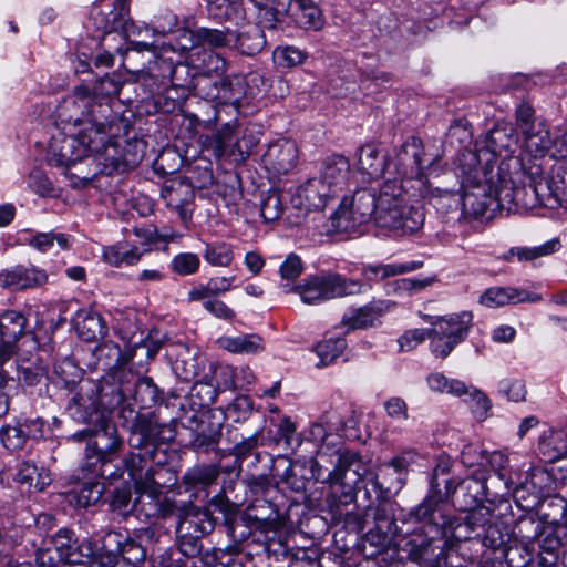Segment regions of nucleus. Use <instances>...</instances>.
<instances>
[{
	"label": "nucleus",
	"instance_id": "nucleus-1",
	"mask_svg": "<svg viewBox=\"0 0 567 567\" xmlns=\"http://www.w3.org/2000/svg\"><path fill=\"white\" fill-rule=\"evenodd\" d=\"M55 122L62 130L75 128L73 133H58L49 143L48 159L58 167L70 168L87 156H94L102 166L101 173H122L137 164L134 155L120 145L121 135H126L130 121L110 104L100 103L90 96L83 86L63 97L55 107Z\"/></svg>",
	"mask_w": 567,
	"mask_h": 567
},
{
	"label": "nucleus",
	"instance_id": "nucleus-2",
	"mask_svg": "<svg viewBox=\"0 0 567 567\" xmlns=\"http://www.w3.org/2000/svg\"><path fill=\"white\" fill-rule=\"evenodd\" d=\"M174 436V426L159 423L155 414L136 415L131 426L127 439L131 452L124 466L134 482L135 516L141 520L167 519L182 514L181 504L163 494L162 485L155 480L168 461L163 443Z\"/></svg>",
	"mask_w": 567,
	"mask_h": 567
},
{
	"label": "nucleus",
	"instance_id": "nucleus-3",
	"mask_svg": "<svg viewBox=\"0 0 567 567\" xmlns=\"http://www.w3.org/2000/svg\"><path fill=\"white\" fill-rule=\"evenodd\" d=\"M344 421L338 410L322 413L311 423L307 440L317 446L316 456L308 460L316 482L330 486L327 504L332 517L342 519L352 513L347 509L355 499L354 485L364 473L357 452L343 446Z\"/></svg>",
	"mask_w": 567,
	"mask_h": 567
},
{
	"label": "nucleus",
	"instance_id": "nucleus-4",
	"mask_svg": "<svg viewBox=\"0 0 567 567\" xmlns=\"http://www.w3.org/2000/svg\"><path fill=\"white\" fill-rule=\"evenodd\" d=\"M423 148L421 141L411 137L404 142L396 153L394 178L386 177L377 190L379 210L377 225L406 235L417 231L424 223L421 207L410 204V193L406 184H411L420 197H442L455 194L454 189L434 185L422 168Z\"/></svg>",
	"mask_w": 567,
	"mask_h": 567
},
{
	"label": "nucleus",
	"instance_id": "nucleus-5",
	"mask_svg": "<svg viewBox=\"0 0 567 567\" xmlns=\"http://www.w3.org/2000/svg\"><path fill=\"white\" fill-rule=\"evenodd\" d=\"M374 491L382 501L377 506L369 505L364 516L358 519V525L363 528L372 519L374 528L369 534L373 536L375 533L379 543L393 540L409 560L420 566L441 567L445 551L455 547L445 538L444 529L427 513H423L420 503L409 511L400 509L394 514L392 504L385 501L388 497Z\"/></svg>",
	"mask_w": 567,
	"mask_h": 567
},
{
	"label": "nucleus",
	"instance_id": "nucleus-6",
	"mask_svg": "<svg viewBox=\"0 0 567 567\" xmlns=\"http://www.w3.org/2000/svg\"><path fill=\"white\" fill-rule=\"evenodd\" d=\"M451 461L440 457L433 468L429 491L421 501L423 513L444 529L445 538L454 546L462 542H472L483 547L497 550L506 539L503 524L489 507H478L465 516H454L449 509V502L456 493V478L450 475Z\"/></svg>",
	"mask_w": 567,
	"mask_h": 567
},
{
	"label": "nucleus",
	"instance_id": "nucleus-7",
	"mask_svg": "<svg viewBox=\"0 0 567 567\" xmlns=\"http://www.w3.org/2000/svg\"><path fill=\"white\" fill-rule=\"evenodd\" d=\"M422 266L423 261L420 260L363 265L360 272L364 280L347 278L338 272H322L306 277L298 286L282 285L281 289L285 293L291 291L299 293L305 303L316 305L336 298L365 293L371 290L373 282L414 271Z\"/></svg>",
	"mask_w": 567,
	"mask_h": 567
},
{
	"label": "nucleus",
	"instance_id": "nucleus-8",
	"mask_svg": "<svg viewBox=\"0 0 567 567\" xmlns=\"http://www.w3.org/2000/svg\"><path fill=\"white\" fill-rule=\"evenodd\" d=\"M535 155L524 154L519 150L518 136L507 125H495L483 140L475 144V150H463L457 155V163L465 167V173L473 181L474 166L493 172L496 177L522 174L529 158Z\"/></svg>",
	"mask_w": 567,
	"mask_h": 567
},
{
	"label": "nucleus",
	"instance_id": "nucleus-9",
	"mask_svg": "<svg viewBox=\"0 0 567 567\" xmlns=\"http://www.w3.org/2000/svg\"><path fill=\"white\" fill-rule=\"evenodd\" d=\"M174 43L175 38L172 37L169 41H163L161 44L156 41H133L131 48L148 52L147 72L161 86L175 90L177 97L199 96L198 84L207 78L198 76L190 65L189 52H184L179 56L175 50H169V47H175Z\"/></svg>",
	"mask_w": 567,
	"mask_h": 567
},
{
	"label": "nucleus",
	"instance_id": "nucleus-10",
	"mask_svg": "<svg viewBox=\"0 0 567 567\" xmlns=\"http://www.w3.org/2000/svg\"><path fill=\"white\" fill-rule=\"evenodd\" d=\"M544 156L535 155L525 164L522 174L498 177L497 181L501 183L498 194L503 207L511 209L514 205L516 208L534 209L543 206L553 209L556 200L550 197L549 187L544 183Z\"/></svg>",
	"mask_w": 567,
	"mask_h": 567
},
{
	"label": "nucleus",
	"instance_id": "nucleus-11",
	"mask_svg": "<svg viewBox=\"0 0 567 567\" xmlns=\"http://www.w3.org/2000/svg\"><path fill=\"white\" fill-rule=\"evenodd\" d=\"M86 426L74 434L72 440L86 442L83 470L94 477L113 476V471H107L123 446L116 425L110 420L107 413L101 420H93Z\"/></svg>",
	"mask_w": 567,
	"mask_h": 567
},
{
	"label": "nucleus",
	"instance_id": "nucleus-12",
	"mask_svg": "<svg viewBox=\"0 0 567 567\" xmlns=\"http://www.w3.org/2000/svg\"><path fill=\"white\" fill-rule=\"evenodd\" d=\"M458 177L463 194L461 197L462 209L465 215L474 218L483 217L488 210L503 208L499 196L501 183L496 175L489 171H483L474 166L475 177L473 181L464 171L465 167L457 163Z\"/></svg>",
	"mask_w": 567,
	"mask_h": 567
},
{
	"label": "nucleus",
	"instance_id": "nucleus-13",
	"mask_svg": "<svg viewBox=\"0 0 567 567\" xmlns=\"http://www.w3.org/2000/svg\"><path fill=\"white\" fill-rule=\"evenodd\" d=\"M423 320L432 326L431 351L437 358H446L456 346L468 336L473 315L468 311L446 316L423 315Z\"/></svg>",
	"mask_w": 567,
	"mask_h": 567
},
{
	"label": "nucleus",
	"instance_id": "nucleus-14",
	"mask_svg": "<svg viewBox=\"0 0 567 567\" xmlns=\"http://www.w3.org/2000/svg\"><path fill=\"white\" fill-rule=\"evenodd\" d=\"M63 381L72 394L66 412L74 421L86 424L92 423L93 420H101L102 415L106 414L101 409V404L112 409L107 404L110 401H104L107 395L106 389L100 388L92 379L80 378L78 381L63 379Z\"/></svg>",
	"mask_w": 567,
	"mask_h": 567
},
{
	"label": "nucleus",
	"instance_id": "nucleus-15",
	"mask_svg": "<svg viewBox=\"0 0 567 567\" xmlns=\"http://www.w3.org/2000/svg\"><path fill=\"white\" fill-rule=\"evenodd\" d=\"M377 206L375 188L357 189L350 202L343 198L339 208L331 215L332 226L338 231L353 233L371 219L377 223Z\"/></svg>",
	"mask_w": 567,
	"mask_h": 567
},
{
	"label": "nucleus",
	"instance_id": "nucleus-16",
	"mask_svg": "<svg viewBox=\"0 0 567 567\" xmlns=\"http://www.w3.org/2000/svg\"><path fill=\"white\" fill-rule=\"evenodd\" d=\"M165 342L164 336L157 330L150 331L146 337L136 342H130L122 351L118 347H113L111 351L116 355L115 363L112 367L115 372L113 378L123 377L125 368L135 370L136 374L146 371L150 362L155 358Z\"/></svg>",
	"mask_w": 567,
	"mask_h": 567
},
{
	"label": "nucleus",
	"instance_id": "nucleus-17",
	"mask_svg": "<svg viewBox=\"0 0 567 567\" xmlns=\"http://www.w3.org/2000/svg\"><path fill=\"white\" fill-rule=\"evenodd\" d=\"M237 121H230L223 124L213 134L202 135L200 143L203 148L212 152L217 158H227L230 162L241 163L250 154L251 148L257 144L254 138L244 134L241 142L237 137Z\"/></svg>",
	"mask_w": 567,
	"mask_h": 567
},
{
	"label": "nucleus",
	"instance_id": "nucleus-18",
	"mask_svg": "<svg viewBox=\"0 0 567 567\" xmlns=\"http://www.w3.org/2000/svg\"><path fill=\"white\" fill-rule=\"evenodd\" d=\"M155 532L151 528L134 530L133 535L122 532H107L109 550H117L122 558V565L126 567H154L150 549L144 542L152 540Z\"/></svg>",
	"mask_w": 567,
	"mask_h": 567
},
{
	"label": "nucleus",
	"instance_id": "nucleus-19",
	"mask_svg": "<svg viewBox=\"0 0 567 567\" xmlns=\"http://www.w3.org/2000/svg\"><path fill=\"white\" fill-rule=\"evenodd\" d=\"M175 38V47H169V50H175L179 55L189 50L196 49H234L235 32L230 28L215 29L200 27L195 30L187 28L179 29Z\"/></svg>",
	"mask_w": 567,
	"mask_h": 567
},
{
	"label": "nucleus",
	"instance_id": "nucleus-20",
	"mask_svg": "<svg viewBox=\"0 0 567 567\" xmlns=\"http://www.w3.org/2000/svg\"><path fill=\"white\" fill-rule=\"evenodd\" d=\"M420 457L416 449H403L389 462L382 464L379 472L371 480L373 488L378 489L384 497L398 494L405 485V475L409 466Z\"/></svg>",
	"mask_w": 567,
	"mask_h": 567
},
{
	"label": "nucleus",
	"instance_id": "nucleus-21",
	"mask_svg": "<svg viewBox=\"0 0 567 567\" xmlns=\"http://www.w3.org/2000/svg\"><path fill=\"white\" fill-rule=\"evenodd\" d=\"M199 97L206 101H218L220 104L239 107L247 92V82L243 74L223 75L215 80H202L198 84Z\"/></svg>",
	"mask_w": 567,
	"mask_h": 567
},
{
	"label": "nucleus",
	"instance_id": "nucleus-22",
	"mask_svg": "<svg viewBox=\"0 0 567 567\" xmlns=\"http://www.w3.org/2000/svg\"><path fill=\"white\" fill-rule=\"evenodd\" d=\"M116 379L120 385L111 388L112 398L107 403L111 408L123 404L128 395H132L140 409H151L161 399L158 388L148 377H137L133 389L128 381L124 382L123 377Z\"/></svg>",
	"mask_w": 567,
	"mask_h": 567
},
{
	"label": "nucleus",
	"instance_id": "nucleus-23",
	"mask_svg": "<svg viewBox=\"0 0 567 567\" xmlns=\"http://www.w3.org/2000/svg\"><path fill=\"white\" fill-rule=\"evenodd\" d=\"M52 543L59 560L65 565H82L93 558L92 542L86 537L80 539L72 529L60 528L53 536Z\"/></svg>",
	"mask_w": 567,
	"mask_h": 567
},
{
	"label": "nucleus",
	"instance_id": "nucleus-24",
	"mask_svg": "<svg viewBox=\"0 0 567 567\" xmlns=\"http://www.w3.org/2000/svg\"><path fill=\"white\" fill-rule=\"evenodd\" d=\"M487 476L486 468H475L467 477L456 481L457 491L450 502L457 503L460 508L463 509L464 514L458 516L463 517L478 507H486L477 504L486 496ZM451 514L453 515L452 512ZM454 516L457 515L454 514Z\"/></svg>",
	"mask_w": 567,
	"mask_h": 567
},
{
	"label": "nucleus",
	"instance_id": "nucleus-25",
	"mask_svg": "<svg viewBox=\"0 0 567 567\" xmlns=\"http://www.w3.org/2000/svg\"><path fill=\"white\" fill-rule=\"evenodd\" d=\"M127 18V0H97L91 10L93 24L105 35L125 28Z\"/></svg>",
	"mask_w": 567,
	"mask_h": 567
},
{
	"label": "nucleus",
	"instance_id": "nucleus-26",
	"mask_svg": "<svg viewBox=\"0 0 567 567\" xmlns=\"http://www.w3.org/2000/svg\"><path fill=\"white\" fill-rule=\"evenodd\" d=\"M395 307V302L386 299H373L370 302L349 309L342 317L344 333L358 329H368L380 323V318L390 312Z\"/></svg>",
	"mask_w": 567,
	"mask_h": 567
},
{
	"label": "nucleus",
	"instance_id": "nucleus-27",
	"mask_svg": "<svg viewBox=\"0 0 567 567\" xmlns=\"http://www.w3.org/2000/svg\"><path fill=\"white\" fill-rule=\"evenodd\" d=\"M272 475L280 478L290 489L305 492L310 481H315L312 467L308 461H291L286 456H278L274 460Z\"/></svg>",
	"mask_w": 567,
	"mask_h": 567
},
{
	"label": "nucleus",
	"instance_id": "nucleus-28",
	"mask_svg": "<svg viewBox=\"0 0 567 567\" xmlns=\"http://www.w3.org/2000/svg\"><path fill=\"white\" fill-rule=\"evenodd\" d=\"M48 281V274L34 265H14L0 271V287L11 291L34 289Z\"/></svg>",
	"mask_w": 567,
	"mask_h": 567
},
{
	"label": "nucleus",
	"instance_id": "nucleus-29",
	"mask_svg": "<svg viewBox=\"0 0 567 567\" xmlns=\"http://www.w3.org/2000/svg\"><path fill=\"white\" fill-rule=\"evenodd\" d=\"M535 509L540 520L553 528L557 543L567 544V499L558 494L547 495Z\"/></svg>",
	"mask_w": 567,
	"mask_h": 567
},
{
	"label": "nucleus",
	"instance_id": "nucleus-30",
	"mask_svg": "<svg viewBox=\"0 0 567 567\" xmlns=\"http://www.w3.org/2000/svg\"><path fill=\"white\" fill-rule=\"evenodd\" d=\"M333 196L329 186L322 184L317 177H312L296 188L290 202L298 209L321 210Z\"/></svg>",
	"mask_w": 567,
	"mask_h": 567
},
{
	"label": "nucleus",
	"instance_id": "nucleus-31",
	"mask_svg": "<svg viewBox=\"0 0 567 567\" xmlns=\"http://www.w3.org/2000/svg\"><path fill=\"white\" fill-rule=\"evenodd\" d=\"M260 535L264 537L262 542L268 556L277 561H286L288 567H291L295 563L311 560L305 548H293L288 544L282 527Z\"/></svg>",
	"mask_w": 567,
	"mask_h": 567
},
{
	"label": "nucleus",
	"instance_id": "nucleus-32",
	"mask_svg": "<svg viewBox=\"0 0 567 567\" xmlns=\"http://www.w3.org/2000/svg\"><path fill=\"white\" fill-rule=\"evenodd\" d=\"M27 318L16 310L4 311L0 316V363L7 362L16 350L17 340L24 334Z\"/></svg>",
	"mask_w": 567,
	"mask_h": 567
},
{
	"label": "nucleus",
	"instance_id": "nucleus-33",
	"mask_svg": "<svg viewBox=\"0 0 567 567\" xmlns=\"http://www.w3.org/2000/svg\"><path fill=\"white\" fill-rule=\"evenodd\" d=\"M265 165L278 174H287L297 164L298 148L291 140H278L270 143L262 155Z\"/></svg>",
	"mask_w": 567,
	"mask_h": 567
},
{
	"label": "nucleus",
	"instance_id": "nucleus-34",
	"mask_svg": "<svg viewBox=\"0 0 567 567\" xmlns=\"http://www.w3.org/2000/svg\"><path fill=\"white\" fill-rule=\"evenodd\" d=\"M246 522H252L259 534L274 532L284 527V519L276 504L265 498H257L245 511Z\"/></svg>",
	"mask_w": 567,
	"mask_h": 567
},
{
	"label": "nucleus",
	"instance_id": "nucleus-35",
	"mask_svg": "<svg viewBox=\"0 0 567 567\" xmlns=\"http://www.w3.org/2000/svg\"><path fill=\"white\" fill-rule=\"evenodd\" d=\"M188 62L196 70L198 76L209 80L219 79L228 70L227 60L219 53L209 49L189 50Z\"/></svg>",
	"mask_w": 567,
	"mask_h": 567
},
{
	"label": "nucleus",
	"instance_id": "nucleus-36",
	"mask_svg": "<svg viewBox=\"0 0 567 567\" xmlns=\"http://www.w3.org/2000/svg\"><path fill=\"white\" fill-rule=\"evenodd\" d=\"M540 300V295L514 287H492L486 289L480 298L482 305L492 308L519 302L535 303Z\"/></svg>",
	"mask_w": 567,
	"mask_h": 567
},
{
	"label": "nucleus",
	"instance_id": "nucleus-37",
	"mask_svg": "<svg viewBox=\"0 0 567 567\" xmlns=\"http://www.w3.org/2000/svg\"><path fill=\"white\" fill-rule=\"evenodd\" d=\"M18 241L21 245H27L34 250L45 254L49 252L54 243L62 250H66L72 245V237L64 233L56 231H33L32 229H22L18 233Z\"/></svg>",
	"mask_w": 567,
	"mask_h": 567
},
{
	"label": "nucleus",
	"instance_id": "nucleus-38",
	"mask_svg": "<svg viewBox=\"0 0 567 567\" xmlns=\"http://www.w3.org/2000/svg\"><path fill=\"white\" fill-rule=\"evenodd\" d=\"M349 174V161L342 155L334 154L323 161L317 178L329 186V190L336 196L347 185Z\"/></svg>",
	"mask_w": 567,
	"mask_h": 567
},
{
	"label": "nucleus",
	"instance_id": "nucleus-39",
	"mask_svg": "<svg viewBox=\"0 0 567 567\" xmlns=\"http://www.w3.org/2000/svg\"><path fill=\"white\" fill-rule=\"evenodd\" d=\"M545 168L543 174L544 183L549 187L550 197L556 200L553 209L558 207L567 208V164L556 162L550 165V159L544 157Z\"/></svg>",
	"mask_w": 567,
	"mask_h": 567
},
{
	"label": "nucleus",
	"instance_id": "nucleus-40",
	"mask_svg": "<svg viewBox=\"0 0 567 567\" xmlns=\"http://www.w3.org/2000/svg\"><path fill=\"white\" fill-rule=\"evenodd\" d=\"M182 514L176 516L179 520L177 527L204 537L215 528V519L208 509H198L181 505Z\"/></svg>",
	"mask_w": 567,
	"mask_h": 567
},
{
	"label": "nucleus",
	"instance_id": "nucleus-41",
	"mask_svg": "<svg viewBox=\"0 0 567 567\" xmlns=\"http://www.w3.org/2000/svg\"><path fill=\"white\" fill-rule=\"evenodd\" d=\"M234 49L244 55H255L265 48L266 38L258 24L241 22L236 25Z\"/></svg>",
	"mask_w": 567,
	"mask_h": 567
},
{
	"label": "nucleus",
	"instance_id": "nucleus-42",
	"mask_svg": "<svg viewBox=\"0 0 567 567\" xmlns=\"http://www.w3.org/2000/svg\"><path fill=\"white\" fill-rule=\"evenodd\" d=\"M207 17L217 23L240 25L246 21L243 3L237 0H207Z\"/></svg>",
	"mask_w": 567,
	"mask_h": 567
},
{
	"label": "nucleus",
	"instance_id": "nucleus-43",
	"mask_svg": "<svg viewBox=\"0 0 567 567\" xmlns=\"http://www.w3.org/2000/svg\"><path fill=\"white\" fill-rule=\"evenodd\" d=\"M72 321L79 337L86 342L96 341L107 333L103 318L92 310H79Z\"/></svg>",
	"mask_w": 567,
	"mask_h": 567
},
{
	"label": "nucleus",
	"instance_id": "nucleus-44",
	"mask_svg": "<svg viewBox=\"0 0 567 567\" xmlns=\"http://www.w3.org/2000/svg\"><path fill=\"white\" fill-rule=\"evenodd\" d=\"M81 472L84 482L79 491L72 492L70 502L79 507L85 508L95 505L101 501L105 491V484L101 480L106 478L107 476L94 477L87 471H84L83 466L81 467Z\"/></svg>",
	"mask_w": 567,
	"mask_h": 567
},
{
	"label": "nucleus",
	"instance_id": "nucleus-45",
	"mask_svg": "<svg viewBox=\"0 0 567 567\" xmlns=\"http://www.w3.org/2000/svg\"><path fill=\"white\" fill-rule=\"evenodd\" d=\"M145 249L128 241H118L111 246L103 247V260L113 267L133 266L140 261Z\"/></svg>",
	"mask_w": 567,
	"mask_h": 567
},
{
	"label": "nucleus",
	"instance_id": "nucleus-46",
	"mask_svg": "<svg viewBox=\"0 0 567 567\" xmlns=\"http://www.w3.org/2000/svg\"><path fill=\"white\" fill-rule=\"evenodd\" d=\"M394 163H386L384 156H380L379 150L374 144H365L359 148L358 152V167L361 173L368 175L370 178L381 176L385 169L389 175Z\"/></svg>",
	"mask_w": 567,
	"mask_h": 567
},
{
	"label": "nucleus",
	"instance_id": "nucleus-47",
	"mask_svg": "<svg viewBox=\"0 0 567 567\" xmlns=\"http://www.w3.org/2000/svg\"><path fill=\"white\" fill-rule=\"evenodd\" d=\"M560 240L558 238H551L550 240H547L544 244L535 247H512L502 256V259L506 261H512L513 258H516L517 261L519 262L534 264L538 258L550 256L560 250Z\"/></svg>",
	"mask_w": 567,
	"mask_h": 567
},
{
	"label": "nucleus",
	"instance_id": "nucleus-48",
	"mask_svg": "<svg viewBox=\"0 0 567 567\" xmlns=\"http://www.w3.org/2000/svg\"><path fill=\"white\" fill-rule=\"evenodd\" d=\"M177 349L181 354H186V358L175 359L173 370L181 380L190 382L198 377L200 372L198 350L185 343H177Z\"/></svg>",
	"mask_w": 567,
	"mask_h": 567
},
{
	"label": "nucleus",
	"instance_id": "nucleus-49",
	"mask_svg": "<svg viewBox=\"0 0 567 567\" xmlns=\"http://www.w3.org/2000/svg\"><path fill=\"white\" fill-rule=\"evenodd\" d=\"M539 453L548 462H555L567 453V436L563 431L547 430L538 441Z\"/></svg>",
	"mask_w": 567,
	"mask_h": 567
},
{
	"label": "nucleus",
	"instance_id": "nucleus-50",
	"mask_svg": "<svg viewBox=\"0 0 567 567\" xmlns=\"http://www.w3.org/2000/svg\"><path fill=\"white\" fill-rule=\"evenodd\" d=\"M290 16L303 29L319 30L323 25L321 11L313 0H295Z\"/></svg>",
	"mask_w": 567,
	"mask_h": 567
},
{
	"label": "nucleus",
	"instance_id": "nucleus-51",
	"mask_svg": "<svg viewBox=\"0 0 567 567\" xmlns=\"http://www.w3.org/2000/svg\"><path fill=\"white\" fill-rule=\"evenodd\" d=\"M16 481L28 485L29 489L41 492L51 483V477L43 467L39 468L35 464L23 461L19 464Z\"/></svg>",
	"mask_w": 567,
	"mask_h": 567
},
{
	"label": "nucleus",
	"instance_id": "nucleus-52",
	"mask_svg": "<svg viewBox=\"0 0 567 567\" xmlns=\"http://www.w3.org/2000/svg\"><path fill=\"white\" fill-rule=\"evenodd\" d=\"M219 379L218 388L226 389H245L250 385L255 375L249 367H220L216 373Z\"/></svg>",
	"mask_w": 567,
	"mask_h": 567
},
{
	"label": "nucleus",
	"instance_id": "nucleus-53",
	"mask_svg": "<svg viewBox=\"0 0 567 567\" xmlns=\"http://www.w3.org/2000/svg\"><path fill=\"white\" fill-rule=\"evenodd\" d=\"M220 348L233 353L255 354L264 350V342L258 334H239L218 340Z\"/></svg>",
	"mask_w": 567,
	"mask_h": 567
},
{
	"label": "nucleus",
	"instance_id": "nucleus-54",
	"mask_svg": "<svg viewBox=\"0 0 567 567\" xmlns=\"http://www.w3.org/2000/svg\"><path fill=\"white\" fill-rule=\"evenodd\" d=\"M87 94L95 99L100 103H107L110 104L111 109H113L112 102L110 97L116 96L120 94L121 89L123 86V81L121 79V75L116 73L112 74H105L104 76L100 78L94 86H93V94L90 92V90L82 85ZM115 112L114 110H112Z\"/></svg>",
	"mask_w": 567,
	"mask_h": 567
},
{
	"label": "nucleus",
	"instance_id": "nucleus-55",
	"mask_svg": "<svg viewBox=\"0 0 567 567\" xmlns=\"http://www.w3.org/2000/svg\"><path fill=\"white\" fill-rule=\"evenodd\" d=\"M178 24V17L169 10H164L153 17L151 20V29H152V38L153 41H156L161 44L163 41H159L158 38H166V41H169L172 37L176 34V32L181 29H176Z\"/></svg>",
	"mask_w": 567,
	"mask_h": 567
},
{
	"label": "nucleus",
	"instance_id": "nucleus-56",
	"mask_svg": "<svg viewBox=\"0 0 567 567\" xmlns=\"http://www.w3.org/2000/svg\"><path fill=\"white\" fill-rule=\"evenodd\" d=\"M347 347V342L342 337L328 338L318 342L313 347V351L319 357V362L316 367L322 368L334 362L340 357Z\"/></svg>",
	"mask_w": 567,
	"mask_h": 567
},
{
	"label": "nucleus",
	"instance_id": "nucleus-57",
	"mask_svg": "<svg viewBox=\"0 0 567 567\" xmlns=\"http://www.w3.org/2000/svg\"><path fill=\"white\" fill-rule=\"evenodd\" d=\"M204 260L214 267H228L234 260L233 246L225 241L205 244Z\"/></svg>",
	"mask_w": 567,
	"mask_h": 567
},
{
	"label": "nucleus",
	"instance_id": "nucleus-58",
	"mask_svg": "<svg viewBox=\"0 0 567 567\" xmlns=\"http://www.w3.org/2000/svg\"><path fill=\"white\" fill-rule=\"evenodd\" d=\"M0 442L10 452L21 451L25 446L28 439L19 419L0 427Z\"/></svg>",
	"mask_w": 567,
	"mask_h": 567
},
{
	"label": "nucleus",
	"instance_id": "nucleus-59",
	"mask_svg": "<svg viewBox=\"0 0 567 567\" xmlns=\"http://www.w3.org/2000/svg\"><path fill=\"white\" fill-rule=\"evenodd\" d=\"M219 476V470L215 465L195 466L188 470L183 482L189 488H205L212 485Z\"/></svg>",
	"mask_w": 567,
	"mask_h": 567
},
{
	"label": "nucleus",
	"instance_id": "nucleus-60",
	"mask_svg": "<svg viewBox=\"0 0 567 567\" xmlns=\"http://www.w3.org/2000/svg\"><path fill=\"white\" fill-rule=\"evenodd\" d=\"M426 381L432 391L447 393L454 396H462L464 393H467L465 382L457 379H450L440 372L431 373Z\"/></svg>",
	"mask_w": 567,
	"mask_h": 567
},
{
	"label": "nucleus",
	"instance_id": "nucleus-61",
	"mask_svg": "<svg viewBox=\"0 0 567 567\" xmlns=\"http://www.w3.org/2000/svg\"><path fill=\"white\" fill-rule=\"evenodd\" d=\"M309 53L296 45L277 47L274 51V60L279 68L291 69L302 65Z\"/></svg>",
	"mask_w": 567,
	"mask_h": 567
},
{
	"label": "nucleus",
	"instance_id": "nucleus-62",
	"mask_svg": "<svg viewBox=\"0 0 567 567\" xmlns=\"http://www.w3.org/2000/svg\"><path fill=\"white\" fill-rule=\"evenodd\" d=\"M16 367L18 380L29 386L39 384L44 375V368L38 358L19 360Z\"/></svg>",
	"mask_w": 567,
	"mask_h": 567
},
{
	"label": "nucleus",
	"instance_id": "nucleus-63",
	"mask_svg": "<svg viewBox=\"0 0 567 567\" xmlns=\"http://www.w3.org/2000/svg\"><path fill=\"white\" fill-rule=\"evenodd\" d=\"M523 134L525 136L526 148L528 150L527 154L529 155L530 152L543 153L549 150L551 145L549 131L540 124L537 127L535 125L530 128H524Z\"/></svg>",
	"mask_w": 567,
	"mask_h": 567
},
{
	"label": "nucleus",
	"instance_id": "nucleus-64",
	"mask_svg": "<svg viewBox=\"0 0 567 567\" xmlns=\"http://www.w3.org/2000/svg\"><path fill=\"white\" fill-rule=\"evenodd\" d=\"M220 425L209 427L207 431L202 425L200 431L194 433L190 446L196 452H208L216 449L220 439Z\"/></svg>",
	"mask_w": 567,
	"mask_h": 567
}]
</instances>
